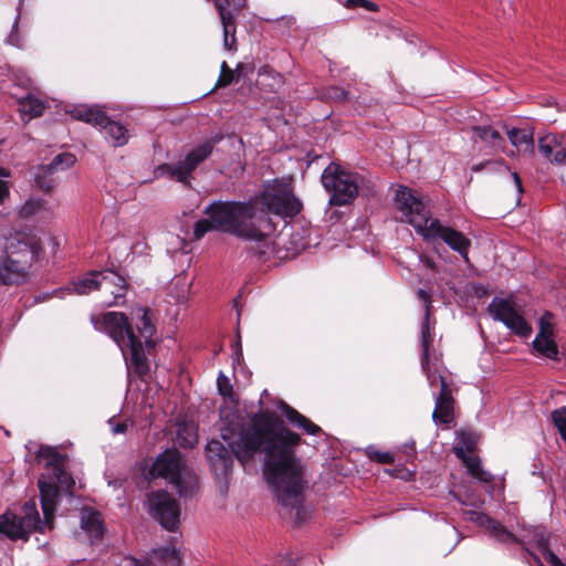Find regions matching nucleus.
I'll return each mask as SVG.
<instances>
[{"mask_svg":"<svg viewBox=\"0 0 566 566\" xmlns=\"http://www.w3.org/2000/svg\"><path fill=\"white\" fill-rule=\"evenodd\" d=\"M554 335V323L553 314L545 312L539 318V331L536 337H553Z\"/></svg>","mask_w":566,"mask_h":566,"instance_id":"obj_37","label":"nucleus"},{"mask_svg":"<svg viewBox=\"0 0 566 566\" xmlns=\"http://www.w3.org/2000/svg\"><path fill=\"white\" fill-rule=\"evenodd\" d=\"M473 440L470 434L460 433V442L457 447H454V452L457 457L463 460L469 473L482 481L490 482L492 480L491 473L484 471L481 467L480 459L474 455H467L465 452L472 449Z\"/></svg>","mask_w":566,"mask_h":566,"instance_id":"obj_15","label":"nucleus"},{"mask_svg":"<svg viewBox=\"0 0 566 566\" xmlns=\"http://www.w3.org/2000/svg\"><path fill=\"white\" fill-rule=\"evenodd\" d=\"M483 169H486L489 171H506L509 170V167L505 165L503 160H488L472 167V170L475 172L481 171Z\"/></svg>","mask_w":566,"mask_h":566,"instance_id":"obj_39","label":"nucleus"},{"mask_svg":"<svg viewBox=\"0 0 566 566\" xmlns=\"http://www.w3.org/2000/svg\"><path fill=\"white\" fill-rule=\"evenodd\" d=\"M192 280L186 273L176 275L169 283L168 294L176 303L182 304L187 302Z\"/></svg>","mask_w":566,"mask_h":566,"instance_id":"obj_25","label":"nucleus"},{"mask_svg":"<svg viewBox=\"0 0 566 566\" xmlns=\"http://www.w3.org/2000/svg\"><path fill=\"white\" fill-rule=\"evenodd\" d=\"M46 530L34 500L24 503L20 515L8 512L0 516V534L12 541H27L32 532L45 533Z\"/></svg>","mask_w":566,"mask_h":566,"instance_id":"obj_7","label":"nucleus"},{"mask_svg":"<svg viewBox=\"0 0 566 566\" xmlns=\"http://www.w3.org/2000/svg\"><path fill=\"white\" fill-rule=\"evenodd\" d=\"M220 75L217 82L218 87H226L234 81V72L229 67L226 61L221 63Z\"/></svg>","mask_w":566,"mask_h":566,"instance_id":"obj_38","label":"nucleus"},{"mask_svg":"<svg viewBox=\"0 0 566 566\" xmlns=\"http://www.w3.org/2000/svg\"><path fill=\"white\" fill-rule=\"evenodd\" d=\"M177 442L182 448H193L198 442L196 426L190 422L179 423L177 427Z\"/></svg>","mask_w":566,"mask_h":566,"instance_id":"obj_30","label":"nucleus"},{"mask_svg":"<svg viewBox=\"0 0 566 566\" xmlns=\"http://www.w3.org/2000/svg\"><path fill=\"white\" fill-rule=\"evenodd\" d=\"M40 457L46 460V475L53 478V482L57 485L59 490L63 489L67 492L74 485V480L64 470V458L53 448H41Z\"/></svg>","mask_w":566,"mask_h":566,"instance_id":"obj_13","label":"nucleus"},{"mask_svg":"<svg viewBox=\"0 0 566 566\" xmlns=\"http://www.w3.org/2000/svg\"><path fill=\"white\" fill-rule=\"evenodd\" d=\"M454 400L448 382L441 381V391L436 396V407L432 413L434 422L449 424L453 420Z\"/></svg>","mask_w":566,"mask_h":566,"instance_id":"obj_19","label":"nucleus"},{"mask_svg":"<svg viewBox=\"0 0 566 566\" xmlns=\"http://www.w3.org/2000/svg\"><path fill=\"white\" fill-rule=\"evenodd\" d=\"M49 168L48 165H39L34 169V180L36 186L43 190V191H51L55 186V180L53 178V175L56 172L54 169H46Z\"/></svg>","mask_w":566,"mask_h":566,"instance_id":"obj_33","label":"nucleus"},{"mask_svg":"<svg viewBox=\"0 0 566 566\" xmlns=\"http://www.w3.org/2000/svg\"><path fill=\"white\" fill-rule=\"evenodd\" d=\"M301 209V201L286 187L273 186L247 202L216 201L209 205L203 211L208 218L196 222L193 235L199 240L207 232L218 230L240 239L261 241L271 230L270 213L294 217Z\"/></svg>","mask_w":566,"mask_h":566,"instance_id":"obj_2","label":"nucleus"},{"mask_svg":"<svg viewBox=\"0 0 566 566\" xmlns=\"http://www.w3.org/2000/svg\"><path fill=\"white\" fill-rule=\"evenodd\" d=\"M156 554H158L160 556V558H163L165 560L172 559V560L178 562V558H179L177 549L172 546L159 548L158 551H156Z\"/></svg>","mask_w":566,"mask_h":566,"instance_id":"obj_44","label":"nucleus"},{"mask_svg":"<svg viewBox=\"0 0 566 566\" xmlns=\"http://www.w3.org/2000/svg\"><path fill=\"white\" fill-rule=\"evenodd\" d=\"M18 20H19V17L15 19V21L12 25V31L10 32V34L7 38V43L10 45L17 46V48H21L22 41L18 33Z\"/></svg>","mask_w":566,"mask_h":566,"instance_id":"obj_43","label":"nucleus"},{"mask_svg":"<svg viewBox=\"0 0 566 566\" xmlns=\"http://www.w3.org/2000/svg\"><path fill=\"white\" fill-rule=\"evenodd\" d=\"M18 85H21V86H23V87H25V88H30V87H31V85H32V82H31V80H30L29 77H27V78H24V80H21V81L18 83Z\"/></svg>","mask_w":566,"mask_h":566,"instance_id":"obj_52","label":"nucleus"},{"mask_svg":"<svg viewBox=\"0 0 566 566\" xmlns=\"http://www.w3.org/2000/svg\"><path fill=\"white\" fill-rule=\"evenodd\" d=\"M420 260L426 268L431 269V270L436 269V263L432 259L427 258V256H421Z\"/></svg>","mask_w":566,"mask_h":566,"instance_id":"obj_49","label":"nucleus"},{"mask_svg":"<svg viewBox=\"0 0 566 566\" xmlns=\"http://www.w3.org/2000/svg\"><path fill=\"white\" fill-rule=\"evenodd\" d=\"M344 4L346 8H349V9L360 7V8L366 9L367 11H371V12H375L378 10V6L375 2L369 1V0H346Z\"/></svg>","mask_w":566,"mask_h":566,"instance_id":"obj_41","label":"nucleus"},{"mask_svg":"<svg viewBox=\"0 0 566 566\" xmlns=\"http://www.w3.org/2000/svg\"><path fill=\"white\" fill-rule=\"evenodd\" d=\"M217 385L220 395L224 397H230L232 395V385L230 382V379L222 373H220L218 376Z\"/></svg>","mask_w":566,"mask_h":566,"instance_id":"obj_42","label":"nucleus"},{"mask_svg":"<svg viewBox=\"0 0 566 566\" xmlns=\"http://www.w3.org/2000/svg\"><path fill=\"white\" fill-rule=\"evenodd\" d=\"M536 542H537L539 547L546 548L547 541H546L544 534H539V537L537 538Z\"/></svg>","mask_w":566,"mask_h":566,"instance_id":"obj_51","label":"nucleus"},{"mask_svg":"<svg viewBox=\"0 0 566 566\" xmlns=\"http://www.w3.org/2000/svg\"><path fill=\"white\" fill-rule=\"evenodd\" d=\"M277 408L284 413L291 424L304 430L307 434L316 436L322 432L321 427L312 422L308 418L300 413L286 402L280 401Z\"/></svg>","mask_w":566,"mask_h":566,"instance_id":"obj_23","label":"nucleus"},{"mask_svg":"<svg viewBox=\"0 0 566 566\" xmlns=\"http://www.w3.org/2000/svg\"><path fill=\"white\" fill-rule=\"evenodd\" d=\"M329 97L337 101L348 99V92L340 87H332L329 91Z\"/></svg>","mask_w":566,"mask_h":566,"instance_id":"obj_46","label":"nucleus"},{"mask_svg":"<svg viewBox=\"0 0 566 566\" xmlns=\"http://www.w3.org/2000/svg\"><path fill=\"white\" fill-rule=\"evenodd\" d=\"M75 163V156L70 153H63L56 155L52 161L49 164V170L54 169L56 172L60 170H65L73 166Z\"/></svg>","mask_w":566,"mask_h":566,"instance_id":"obj_36","label":"nucleus"},{"mask_svg":"<svg viewBox=\"0 0 566 566\" xmlns=\"http://www.w3.org/2000/svg\"><path fill=\"white\" fill-rule=\"evenodd\" d=\"M67 113L72 118L93 126H99L106 120V113L99 105L78 104L72 106Z\"/></svg>","mask_w":566,"mask_h":566,"instance_id":"obj_22","label":"nucleus"},{"mask_svg":"<svg viewBox=\"0 0 566 566\" xmlns=\"http://www.w3.org/2000/svg\"><path fill=\"white\" fill-rule=\"evenodd\" d=\"M395 201L406 221L426 241L441 240L451 250L458 252L465 262H469L471 240L464 233L433 219L428 202L423 201L416 191L401 186L396 190Z\"/></svg>","mask_w":566,"mask_h":566,"instance_id":"obj_4","label":"nucleus"},{"mask_svg":"<svg viewBox=\"0 0 566 566\" xmlns=\"http://www.w3.org/2000/svg\"><path fill=\"white\" fill-rule=\"evenodd\" d=\"M511 144L520 153L532 154L534 150L533 132L530 129L513 128L507 132Z\"/></svg>","mask_w":566,"mask_h":566,"instance_id":"obj_26","label":"nucleus"},{"mask_svg":"<svg viewBox=\"0 0 566 566\" xmlns=\"http://www.w3.org/2000/svg\"><path fill=\"white\" fill-rule=\"evenodd\" d=\"M545 559L551 566H566L553 552H545Z\"/></svg>","mask_w":566,"mask_h":566,"instance_id":"obj_47","label":"nucleus"},{"mask_svg":"<svg viewBox=\"0 0 566 566\" xmlns=\"http://www.w3.org/2000/svg\"><path fill=\"white\" fill-rule=\"evenodd\" d=\"M11 171L7 168L0 170V216L9 214L11 202Z\"/></svg>","mask_w":566,"mask_h":566,"instance_id":"obj_28","label":"nucleus"},{"mask_svg":"<svg viewBox=\"0 0 566 566\" xmlns=\"http://www.w3.org/2000/svg\"><path fill=\"white\" fill-rule=\"evenodd\" d=\"M81 528L91 542L99 539L104 534L101 514L92 507L81 510Z\"/></svg>","mask_w":566,"mask_h":566,"instance_id":"obj_21","label":"nucleus"},{"mask_svg":"<svg viewBox=\"0 0 566 566\" xmlns=\"http://www.w3.org/2000/svg\"><path fill=\"white\" fill-rule=\"evenodd\" d=\"M488 312L495 321L503 323L511 332L526 338L532 334L531 325L517 312L512 296L494 297L488 306Z\"/></svg>","mask_w":566,"mask_h":566,"instance_id":"obj_10","label":"nucleus"},{"mask_svg":"<svg viewBox=\"0 0 566 566\" xmlns=\"http://www.w3.org/2000/svg\"><path fill=\"white\" fill-rule=\"evenodd\" d=\"M512 177H513L517 192L521 193L523 191V188H522V181H521L520 176L517 175V172H512Z\"/></svg>","mask_w":566,"mask_h":566,"instance_id":"obj_50","label":"nucleus"},{"mask_svg":"<svg viewBox=\"0 0 566 566\" xmlns=\"http://www.w3.org/2000/svg\"><path fill=\"white\" fill-rule=\"evenodd\" d=\"M99 284V290L113 295L112 301H105L107 306H118L124 304L127 284L122 275L109 270L102 271Z\"/></svg>","mask_w":566,"mask_h":566,"instance_id":"obj_17","label":"nucleus"},{"mask_svg":"<svg viewBox=\"0 0 566 566\" xmlns=\"http://www.w3.org/2000/svg\"><path fill=\"white\" fill-rule=\"evenodd\" d=\"M221 21L234 20L245 7L247 0H212Z\"/></svg>","mask_w":566,"mask_h":566,"instance_id":"obj_27","label":"nucleus"},{"mask_svg":"<svg viewBox=\"0 0 566 566\" xmlns=\"http://www.w3.org/2000/svg\"><path fill=\"white\" fill-rule=\"evenodd\" d=\"M1 169H4V168L0 166V170H1Z\"/></svg>","mask_w":566,"mask_h":566,"instance_id":"obj_55","label":"nucleus"},{"mask_svg":"<svg viewBox=\"0 0 566 566\" xmlns=\"http://www.w3.org/2000/svg\"><path fill=\"white\" fill-rule=\"evenodd\" d=\"M562 180H563L564 184H566V177H565L564 174L562 175Z\"/></svg>","mask_w":566,"mask_h":566,"instance_id":"obj_53","label":"nucleus"},{"mask_svg":"<svg viewBox=\"0 0 566 566\" xmlns=\"http://www.w3.org/2000/svg\"><path fill=\"white\" fill-rule=\"evenodd\" d=\"M322 184L331 193L329 203L345 206L352 202L358 193V177L344 171L336 164H329L322 175Z\"/></svg>","mask_w":566,"mask_h":566,"instance_id":"obj_9","label":"nucleus"},{"mask_svg":"<svg viewBox=\"0 0 566 566\" xmlns=\"http://www.w3.org/2000/svg\"><path fill=\"white\" fill-rule=\"evenodd\" d=\"M136 566H144V565H142V564H136Z\"/></svg>","mask_w":566,"mask_h":566,"instance_id":"obj_54","label":"nucleus"},{"mask_svg":"<svg viewBox=\"0 0 566 566\" xmlns=\"http://www.w3.org/2000/svg\"><path fill=\"white\" fill-rule=\"evenodd\" d=\"M140 324L137 325L139 337L135 335L128 323L127 316L119 312H107L102 316L92 317V323L97 331L105 332L120 348L126 365L134 367L135 371L143 376L148 371V363L142 338L148 344L156 327L149 310L137 311Z\"/></svg>","mask_w":566,"mask_h":566,"instance_id":"obj_3","label":"nucleus"},{"mask_svg":"<svg viewBox=\"0 0 566 566\" xmlns=\"http://www.w3.org/2000/svg\"><path fill=\"white\" fill-rule=\"evenodd\" d=\"M221 137L216 136L192 148L184 160L178 164H163L157 167L155 174L157 177L168 176L186 186H190L192 171L203 163L213 151L214 146Z\"/></svg>","mask_w":566,"mask_h":566,"instance_id":"obj_8","label":"nucleus"},{"mask_svg":"<svg viewBox=\"0 0 566 566\" xmlns=\"http://www.w3.org/2000/svg\"><path fill=\"white\" fill-rule=\"evenodd\" d=\"M539 154L552 164L566 161V138L563 135L547 134L538 139Z\"/></svg>","mask_w":566,"mask_h":566,"instance_id":"obj_16","label":"nucleus"},{"mask_svg":"<svg viewBox=\"0 0 566 566\" xmlns=\"http://www.w3.org/2000/svg\"><path fill=\"white\" fill-rule=\"evenodd\" d=\"M41 506L43 511L42 522H46L48 530L52 528V521L59 503L60 491L51 475L43 473L38 481Z\"/></svg>","mask_w":566,"mask_h":566,"instance_id":"obj_14","label":"nucleus"},{"mask_svg":"<svg viewBox=\"0 0 566 566\" xmlns=\"http://www.w3.org/2000/svg\"><path fill=\"white\" fill-rule=\"evenodd\" d=\"M101 273L102 272L88 273L85 276L80 277L78 280L66 285L65 287L54 291V294L59 297H63L64 294L84 295L92 291L99 290Z\"/></svg>","mask_w":566,"mask_h":566,"instance_id":"obj_20","label":"nucleus"},{"mask_svg":"<svg viewBox=\"0 0 566 566\" xmlns=\"http://www.w3.org/2000/svg\"><path fill=\"white\" fill-rule=\"evenodd\" d=\"M40 251L41 244L34 235L24 231L9 234L0 255V282L4 285L24 282Z\"/></svg>","mask_w":566,"mask_h":566,"instance_id":"obj_5","label":"nucleus"},{"mask_svg":"<svg viewBox=\"0 0 566 566\" xmlns=\"http://www.w3.org/2000/svg\"><path fill=\"white\" fill-rule=\"evenodd\" d=\"M432 342L433 333L431 332V328L428 326V323H424L423 325H421V368L422 371L426 374L430 387H439V391H441V381L447 382V380L441 369L442 366L438 363H430L429 348Z\"/></svg>","mask_w":566,"mask_h":566,"instance_id":"obj_12","label":"nucleus"},{"mask_svg":"<svg viewBox=\"0 0 566 566\" xmlns=\"http://www.w3.org/2000/svg\"><path fill=\"white\" fill-rule=\"evenodd\" d=\"M20 112L28 115L29 119L41 116L45 105L43 101L33 96L30 92L18 98Z\"/></svg>","mask_w":566,"mask_h":566,"instance_id":"obj_29","label":"nucleus"},{"mask_svg":"<svg viewBox=\"0 0 566 566\" xmlns=\"http://www.w3.org/2000/svg\"><path fill=\"white\" fill-rule=\"evenodd\" d=\"M533 347L538 355L553 360H559V350L553 337H535Z\"/></svg>","mask_w":566,"mask_h":566,"instance_id":"obj_32","label":"nucleus"},{"mask_svg":"<svg viewBox=\"0 0 566 566\" xmlns=\"http://www.w3.org/2000/svg\"><path fill=\"white\" fill-rule=\"evenodd\" d=\"M150 514L168 531H175L179 524L180 507L176 499L166 491L148 494Z\"/></svg>","mask_w":566,"mask_h":566,"instance_id":"obj_11","label":"nucleus"},{"mask_svg":"<svg viewBox=\"0 0 566 566\" xmlns=\"http://www.w3.org/2000/svg\"><path fill=\"white\" fill-rule=\"evenodd\" d=\"M223 28V48L228 51L235 49V23L234 20L221 21Z\"/></svg>","mask_w":566,"mask_h":566,"instance_id":"obj_35","label":"nucleus"},{"mask_svg":"<svg viewBox=\"0 0 566 566\" xmlns=\"http://www.w3.org/2000/svg\"><path fill=\"white\" fill-rule=\"evenodd\" d=\"M43 210H45V201L43 199H29L20 207L18 214L20 218L27 219Z\"/></svg>","mask_w":566,"mask_h":566,"instance_id":"obj_34","label":"nucleus"},{"mask_svg":"<svg viewBox=\"0 0 566 566\" xmlns=\"http://www.w3.org/2000/svg\"><path fill=\"white\" fill-rule=\"evenodd\" d=\"M367 453L371 460L377 461L378 463L390 464L395 461V458L390 452H381L373 447L367 449Z\"/></svg>","mask_w":566,"mask_h":566,"instance_id":"obj_40","label":"nucleus"},{"mask_svg":"<svg viewBox=\"0 0 566 566\" xmlns=\"http://www.w3.org/2000/svg\"><path fill=\"white\" fill-rule=\"evenodd\" d=\"M149 475L166 479L184 497L191 496L198 486L196 474L186 467L180 452L176 449L166 450L158 455L149 470Z\"/></svg>","mask_w":566,"mask_h":566,"instance_id":"obj_6","label":"nucleus"},{"mask_svg":"<svg viewBox=\"0 0 566 566\" xmlns=\"http://www.w3.org/2000/svg\"><path fill=\"white\" fill-rule=\"evenodd\" d=\"M418 297L426 304V314H424V321L422 323V325L424 323H428V326L430 327L429 325V316H430V295L429 293H427L424 290H419L418 291Z\"/></svg>","mask_w":566,"mask_h":566,"instance_id":"obj_45","label":"nucleus"},{"mask_svg":"<svg viewBox=\"0 0 566 566\" xmlns=\"http://www.w3.org/2000/svg\"><path fill=\"white\" fill-rule=\"evenodd\" d=\"M105 133L106 138L115 147L124 146L128 143L129 135L127 128L118 122L112 120L106 115V120L99 126Z\"/></svg>","mask_w":566,"mask_h":566,"instance_id":"obj_24","label":"nucleus"},{"mask_svg":"<svg viewBox=\"0 0 566 566\" xmlns=\"http://www.w3.org/2000/svg\"><path fill=\"white\" fill-rule=\"evenodd\" d=\"M224 447L219 440L207 443L206 455L217 474H228L232 455L245 465L258 453H264V476L283 506L296 507L302 502L306 481L295 448L301 437L289 430L272 411H259L245 423L234 413L220 428Z\"/></svg>","mask_w":566,"mask_h":566,"instance_id":"obj_1","label":"nucleus"},{"mask_svg":"<svg viewBox=\"0 0 566 566\" xmlns=\"http://www.w3.org/2000/svg\"><path fill=\"white\" fill-rule=\"evenodd\" d=\"M468 515L471 521L485 527L490 536L497 542L505 544L520 543V539L513 533L507 531L501 523L490 518L488 515L475 511H469Z\"/></svg>","mask_w":566,"mask_h":566,"instance_id":"obj_18","label":"nucleus"},{"mask_svg":"<svg viewBox=\"0 0 566 566\" xmlns=\"http://www.w3.org/2000/svg\"><path fill=\"white\" fill-rule=\"evenodd\" d=\"M127 430V424L125 422H118L116 423L113 428H112V431L113 433L117 434V433H124L125 431Z\"/></svg>","mask_w":566,"mask_h":566,"instance_id":"obj_48","label":"nucleus"},{"mask_svg":"<svg viewBox=\"0 0 566 566\" xmlns=\"http://www.w3.org/2000/svg\"><path fill=\"white\" fill-rule=\"evenodd\" d=\"M472 130L482 142L489 144L493 148H502L504 138L492 126H473Z\"/></svg>","mask_w":566,"mask_h":566,"instance_id":"obj_31","label":"nucleus"}]
</instances>
